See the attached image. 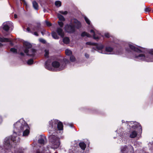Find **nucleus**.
<instances>
[{
    "label": "nucleus",
    "instance_id": "9b49d317",
    "mask_svg": "<svg viewBox=\"0 0 153 153\" xmlns=\"http://www.w3.org/2000/svg\"><path fill=\"white\" fill-rule=\"evenodd\" d=\"M46 139L44 136L42 137L39 140L38 143L42 145H44L45 143Z\"/></svg>",
    "mask_w": 153,
    "mask_h": 153
},
{
    "label": "nucleus",
    "instance_id": "6e6552de",
    "mask_svg": "<svg viewBox=\"0 0 153 153\" xmlns=\"http://www.w3.org/2000/svg\"><path fill=\"white\" fill-rule=\"evenodd\" d=\"M25 52L27 55L33 56L35 54L36 50L31 48L29 49H26L25 51Z\"/></svg>",
    "mask_w": 153,
    "mask_h": 153
},
{
    "label": "nucleus",
    "instance_id": "c85d7f7f",
    "mask_svg": "<svg viewBox=\"0 0 153 153\" xmlns=\"http://www.w3.org/2000/svg\"><path fill=\"white\" fill-rule=\"evenodd\" d=\"M27 63L28 65H31L33 63V60L32 59H30L28 60Z\"/></svg>",
    "mask_w": 153,
    "mask_h": 153
},
{
    "label": "nucleus",
    "instance_id": "c03bdc74",
    "mask_svg": "<svg viewBox=\"0 0 153 153\" xmlns=\"http://www.w3.org/2000/svg\"><path fill=\"white\" fill-rule=\"evenodd\" d=\"M14 17L15 18H17V15L16 14H15Z\"/></svg>",
    "mask_w": 153,
    "mask_h": 153
},
{
    "label": "nucleus",
    "instance_id": "c9c22d12",
    "mask_svg": "<svg viewBox=\"0 0 153 153\" xmlns=\"http://www.w3.org/2000/svg\"><path fill=\"white\" fill-rule=\"evenodd\" d=\"M39 41L43 43H45V40H44V39H39Z\"/></svg>",
    "mask_w": 153,
    "mask_h": 153
},
{
    "label": "nucleus",
    "instance_id": "8fccbe9b",
    "mask_svg": "<svg viewBox=\"0 0 153 153\" xmlns=\"http://www.w3.org/2000/svg\"><path fill=\"white\" fill-rule=\"evenodd\" d=\"M45 10H44V12H45Z\"/></svg>",
    "mask_w": 153,
    "mask_h": 153
},
{
    "label": "nucleus",
    "instance_id": "603ef678",
    "mask_svg": "<svg viewBox=\"0 0 153 153\" xmlns=\"http://www.w3.org/2000/svg\"><path fill=\"white\" fill-rule=\"evenodd\" d=\"M152 10H153V9Z\"/></svg>",
    "mask_w": 153,
    "mask_h": 153
},
{
    "label": "nucleus",
    "instance_id": "423d86ee",
    "mask_svg": "<svg viewBox=\"0 0 153 153\" xmlns=\"http://www.w3.org/2000/svg\"><path fill=\"white\" fill-rule=\"evenodd\" d=\"M90 33L95 39L97 40L100 37V34L98 33V31L94 29L91 30Z\"/></svg>",
    "mask_w": 153,
    "mask_h": 153
},
{
    "label": "nucleus",
    "instance_id": "37998d69",
    "mask_svg": "<svg viewBox=\"0 0 153 153\" xmlns=\"http://www.w3.org/2000/svg\"><path fill=\"white\" fill-rule=\"evenodd\" d=\"M27 31H28V32H30V28L28 27L27 28Z\"/></svg>",
    "mask_w": 153,
    "mask_h": 153
},
{
    "label": "nucleus",
    "instance_id": "79ce46f5",
    "mask_svg": "<svg viewBox=\"0 0 153 153\" xmlns=\"http://www.w3.org/2000/svg\"><path fill=\"white\" fill-rule=\"evenodd\" d=\"M85 57H86L88 58L89 57V55L88 54H85Z\"/></svg>",
    "mask_w": 153,
    "mask_h": 153
},
{
    "label": "nucleus",
    "instance_id": "ddd939ff",
    "mask_svg": "<svg viewBox=\"0 0 153 153\" xmlns=\"http://www.w3.org/2000/svg\"><path fill=\"white\" fill-rule=\"evenodd\" d=\"M137 135V133L135 131H131L130 134V137L131 138H134L136 137Z\"/></svg>",
    "mask_w": 153,
    "mask_h": 153
},
{
    "label": "nucleus",
    "instance_id": "a211bd4d",
    "mask_svg": "<svg viewBox=\"0 0 153 153\" xmlns=\"http://www.w3.org/2000/svg\"><path fill=\"white\" fill-rule=\"evenodd\" d=\"M33 5L34 8L36 10H38V5L37 2L34 1L33 2Z\"/></svg>",
    "mask_w": 153,
    "mask_h": 153
},
{
    "label": "nucleus",
    "instance_id": "72a5a7b5",
    "mask_svg": "<svg viewBox=\"0 0 153 153\" xmlns=\"http://www.w3.org/2000/svg\"><path fill=\"white\" fill-rule=\"evenodd\" d=\"M60 13L63 14H66L68 13L66 11H65L64 12H63L62 11H60Z\"/></svg>",
    "mask_w": 153,
    "mask_h": 153
},
{
    "label": "nucleus",
    "instance_id": "1a4fd4ad",
    "mask_svg": "<svg viewBox=\"0 0 153 153\" xmlns=\"http://www.w3.org/2000/svg\"><path fill=\"white\" fill-rule=\"evenodd\" d=\"M11 25V23L10 22H4L3 24V28L6 31H7L9 29Z\"/></svg>",
    "mask_w": 153,
    "mask_h": 153
},
{
    "label": "nucleus",
    "instance_id": "e433bc0d",
    "mask_svg": "<svg viewBox=\"0 0 153 153\" xmlns=\"http://www.w3.org/2000/svg\"><path fill=\"white\" fill-rule=\"evenodd\" d=\"M144 10H152V8L149 7H146Z\"/></svg>",
    "mask_w": 153,
    "mask_h": 153
},
{
    "label": "nucleus",
    "instance_id": "b1692460",
    "mask_svg": "<svg viewBox=\"0 0 153 153\" xmlns=\"http://www.w3.org/2000/svg\"><path fill=\"white\" fill-rule=\"evenodd\" d=\"M81 36H86L87 37H90V35L89 34L87 33H86L85 32H83L82 33Z\"/></svg>",
    "mask_w": 153,
    "mask_h": 153
},
{
    "label": "nucleus",
    "instance_id": "a878e982",
    "mask_svg": "<svg viewBox=\"0 0 153 153\" xmlns=\"http://www.w3.org/2000/svg\"><path fill=\"white\" fill-rule=\"evenodd\" d=\"M84 19L86 22L87 23V24H88V25H90V21L89 19H88L85 16Z\"/></svg>",
    "mask_w": 153,
    "mask_h": 153
},
{
    "label": "nucleus",
    "instance_id": "f257e3e1",
    "mask_svg": "<svg viewBox=\"0 0 153 153\" xmlns=\"http://www.w3.org/2000/svg\"><path fill=\"white\" fill-rule=\"evenodd\" d=\"M14 128L13 133L11 138V141L13 142L17 140V142L19 141V138L16 136L17 133H19L20 132L24 131L23 135L26 136L28 135L29 133V127L25 122H23L22 123L20 122H17L14 124Z\"/></svg>",
    "mask_w": 153,
    "mask_h": 153
},
{
    "label": "nucleus",
    "instance_id": "cd10ccee",
    "mask_svg": "<svg viewBox=\"0 0 153 153\" xmlns=\"http://www.w3.org/2000/svg\"><path fill=\"white\" fill-rule=\"evenodd\" d=\"M70 60L71 61L73 62L75 60V58L74 56H70Z\"/></svg>",
    "mask_w": 153,
    "mask_h": 153
},
{
    "label": "nucleus",
    "instance_id": "3c124183",
    "mask_svg": "<svg viewBox=\"0 0 153 153\" xmlns=\"http://www.w3.org/2000/svg\"><path fill=\"white\" fill-rule=\"evenodd\" d=\"M152 13H153V11H152Z\"/></svg>",
    "mask_w": 153,
    "mask_h": 153
},
{
    "label": "nucleus",
    "instance_id": "5701e85b",
    "mask_svg": "<svg viewBox=\"0 0 153 153\" xmlns=\"http://www.w3.org/2000/svg\"><path fill=\"white\" fill-rule=\"evenodd\" d=\"M52 36L55 39H59V37L57 35L56 33L54 32H53L52 33Z\"/></svg>",
    "mask_w": 153,
    "mask_h": 153
},
{
    "label": "nucleus",
    "instance_id": "4be33fe9",
    "mask_svg": "<svg viewBox=\"0 0 153 153\" xmlns=\"http://www.w3.org/2000/svg\"><path fill=\"white\" fill-rule=\"evenodd\" d=\"M65 53L67 55H70L72 54V51L70 50L67 49L65 50Z\"/></svg>",
    "mask_w": 153,
    "mask_h": 153
},
{
    "label": "nucleus",
    "instance_id": "ea45409f",
    "mask_svg": "<svg viewBox=\"0 0 153 153\" xmlns=\"http://www.w3.org/2000/svg\"><path fill=\"white\" fill-rule=\"evenodd\" d=\"M150 10H145V12L146 13H149Z\"/></svg>",
    "mask_w": 153,
    "mask_h": 153
},
{
    "label": "nucleus",
    "instance_id": "de8ad7c7",
    "mask_svg": "<svg viewBox=\"0 0 153 153\" xmlns=\"http://www.w3.org/2000/svg\"><path fill=\"white\" fill-rule=\"evenodd\" d=\"M77 8L76 7H75V8H74V10H77Z\"/></svg>",
    "mask_w": 153,
    "mask_h": 153
},
{
    "label": "nucleus",
    "instance_id": "20e7f679",
    "mask_svg": "<svg viewBox=\"0 0 153 153\" xmlns=\"http://www.w3.org/2000/svg\"><path fill=\"white\" fill-rule=\"evenodd\" d=\"M50 125L51 126L52 128L56 127L57 124V128L59 130H62L63 128L62 123L60 122H58V120H51L49 122Z\"/></svg>",
    "mask_w": 153,
    "mask_h": 153
},
{
    "label": "nucleus",
    "instance_id": "58836bf2",
    "mask_svg": "<svg viewBox=\"0 0 153 153\" xmlns=\"http://www.w3.org/2000/svg\"><path fill=\"white\" fill-rule=\"evenodd\" d=\"M86 44L88 45H93V44L91 43V42H87L86 43Z\"/></svg>",
    "mask_w": 153,
    "mask_h": 153
},
{
    "label": "nucleus",
    "instance_id": "0eeeda50",
    "mask_svg": "<svg viewBox=\"0 0 153 153\" xmlns=\"http://www.w3.org/2000/svg\"><path fill=\"white\" fill-rule=\"evenodd\" d=\"M65 30L68 33H73L75 31V27L71 23L70 25H67L65 26Z\"/></svg>",
    "mask_w": 153,
    "mask_h": 153
},
{
    "label": "nucleus",
    "instance_id": "4c0bfd02",
    "mask_svg": "<svg viewBox=\"0 0 153 153\" xmlns=\"http://www.w3.org/2000/svg\"><path fill=\"white\" fill-rule=\"evenodd\" d=\"M127 147H125V148H124V149H121V151L122 152H124V151H125L127 150Z\"/></svg>",
    "mask_w": 153,
    "mask_h": 153
},
{
    "label": "nucleus",
    "instance_id": "f3484780",
    "mask_svg": "<svg viewBox=\"0 0 153 153\" xmlns=\"http://www.w3.org/2000/svg\"><path fill=\"white\" fill-rule=\"evenodd\" d=\"M63 41L64 43L68 44L69 43L70 39L68 37H65L63 39Z\"/></svg>",
    "mask_w": 153,
    "mask_h": 153
},
{
    "label": "nucleus",
    "instance_id": "7ed1b4c3",
    "mask_svg": "<svg viewBox=\"0 0 153 153\" xmlns=\"http://www.w3.org/2000/svg\"><path fill=\"white\" fill-rule=\"evenodd\" d=\"M49 142L50 147L53 149H57L60 144V140L57 136L54 135L49 137Z\"/></svg>",
    "mask_w": 153,
    "mask_h": 153
},
{
    "label": "nucleus",
    "instance_id": "aec40b11",
    "mask_svg": "<svg viewBox=\"0 0 153 153\" xmlns=\"http://www.w3.org/2000/svg\"><path fill=\"white\" fill-rule=\"evenodd\" d=\"M55 4L57 7H59L61 6L62 3L59 1H56L55 2Z\"/></svg>",
    "mask_w": 153,
    "mask_h": 153
},
{
    "label": "nucleus",
    "instance_id": "c756f323",
    "mask_svg": "<svg viewBox=\"0 0 153 153\" xmlns=\"http://www.w3.org/2000/svg\"><path fill=\"white\" fill-rule=\"evenodd\" d=\"M45 22L47 26L49 27L51 25V24L48 21H45Z\"/></svg>",
    "mask_w": 153,
    "mask_h": 153
},
{
    "label": "nucleus",
    "instance_id": "f704fd0d",
    "mask_svg": "<svg viewBox=\"0 0 153 153\" xmlns=\"http://www.w3.org/2000/svg\"><path fill=\"white\" fill-rule=\"evenodd\" d=\"M105 36L106 37L108 38L109 37V34L108 33H105Z\"/></svg>",
    "mask_w": 153,
    "mask_h": 153
},
{
    "label": "nucleus",
    "instance_id": "6ab92c4d",
    "mask_svg": "<svg viewBox=\"0 0 153 153\" xmlns=\"http://www.w3.org/2000/svg\"><path fill=\"white\" fill-rule=\"evenodd\" d=\"M79 146L81 149L83 150H84L86 146L85 144L83 142L80 143Z\"/></svg>",
    "mask_w": 153,
    "mask_h": 153
},
{
    "label": "nucleus",
    "instance_id": "bb28decb",
    "mask_svg": "<svg viewBox=\"0 0 153 153\" xmlns=\"http://www.w3.org/2000/svg\"><path fill=\"white\" fill-rule=\"evenodd\" d=\"M112 50L113 49L110 47H108L106 49V51L107 52H111Z\"/></svg>",
    "mask_w": 153,
    "mask_h": 153
},
{
    "label": "nucleus",
    "instance_id": "473e14b6",
    "mask_svg": "<svg viewBox=\"0 0 153 153\" xmlns=\"http://www.w3.org/2000/svg\"><path fill=\"white\" fill-rule=\"evenodd\" d=\"M58 23L59 25L61 27H62L63 25V23L62 22H58Z\"/></svg>",
    "mask_w": 153,
    "mask_h": 153
},
{
    "label": "nucleus",
    "instance_id": "39448f33",
    "mask_svg": "<svg viewBox=\"0 0 153 153\" xmlns=\"http://www.w3.org/2000/svg\"><path fill=\"white\" fill-rule=\"evenodd\" d=\"M52 65L53 68H57V70L59 71L63 69L65 67V65H62L59 62L56 61L53 62Z\"/></svg>",
    "mask_w": 153,
    "mask_h": 153
},
{
    "label": "nucleus",
    "instance_id": "4468645a",
    "mask_svg": "<svg viewBox=\"0 0 153 153\" xmlns=\"http://www.w3.org/2000/svg\"><path fill=\"white\" fill-rule=\"evenodd\" d=\"M10 139L8 138H6L5 139L4 144L5 146H8L9 147L10 146Z\"/></svg>",
    "mask_w": 153,
    "mask_h": 153
},
{
    "label": "nucleus",
    "instance_id": "09e8293b",
    "mask_svg": "<svg viewBox=\"0 0 153 153\" xmlns=\"http://www.w3.org/2000/svg\"><path fill=\"white\" fill-rule=\"evenodd\" d=\"M36 28H35L33 29V30H36Z\"/></svg>",
    "mask_w": 153,
    "mask_h": 153
},
{
    "label": "nucleus",
    "instance_id": "49530a36",
    "mask_svg": "<svg viewBox=\"0 0 153 153\" xmlns=\"http://www.w3.org/2000/svg\"><path fill=\"white\" fill-rule=\"evenodd\" d=\"M20 54L22 56H23L24 55V54L23 53H20Z\"/></svg>",
    "mask_w": 153,
    "mask_h": 153
},
{
    "label": "nucleus",
    "instance_id": "7c9ffc66",
    "mask_svg": "<svg viewBox=\"0 0 153 153\" xmlns=\"http://www.w3.org/2000/svg\"><path fill=\"white\" fill-rule=\"evenodd\" d=\"M10 51L14 53H16L17 52V50L16 49L14 48H11L10 49Z\"/></svg>",
    "mask_w": 153,
    "mask_h": 153
},
{
    "label": "nucleus",
    "instance_id": "dca6fc26",
    "mask_svg": "<svg viewBox=\"0 0 153 153\" xmlns=\"http://www.w3.org/2000/svg\"><path fill=\"white\" fill-rule=\"evenodd\" d=\"M9 41L10 40L8 39L0 37V42H9ZM1 44L0 43V46H1Z\"/></svg>",
    "mask_w": 153,
    "mask_h": 153
},
{
    "label": "nucleus",
    "instance_id": "2eb2a0df",
    "mask_svg": "<svg viewBox=\"0 0 153 153\" xmlns=\"http://www.w3.org/2000/svg\"><path fill=\"white\" fill-rule=\"evenodd\" d=\"M24 45L26 48V49H30V48L32 47L31 45L27 42H24Z\"/></svg>",
    "mask_w": 153,
    "mask_h": 153
},
{
    "label": "nucleus",
    "instance_id": "a18cd8bd",
    "mask_svg": "<svg viewBox=\"0 0 153 153\" xmlns=\"http://www.w3.org/2000/svg\"><path fill=\"white\" fill-rule=\"evenodd\" d=\"M24 3H25V0H21Z\"/></svg>",
    "mask_w": 153,
    "mask_h": 153
},
{
    "label": "nucleus",
    "instance_id": "2f4dec72",
    "mask_svg": "<svg viewBox=\"0 0 153 153\" xmlns=\"http://www.w3.org/2000/svg\"><path fill=\"white\" fill-rule=\"evenodd\" d=\"M45 57H47L48 54V51L47 50H45Z\"/></svg>",
    "mask_w": 153,
    "mask_h": 153
},
{
    "label": "nucleus",
    "instance_id": "393cba45",
    "mask_svg": "<svg viewBox=\"0 0 153 153\" xmlns=\"http://www.w3.org/2000/svg\"><path fill=\"white\" fill-rule=\"evenodd\" d=\"M104 47V46L102 44L98 45L97 46V48L98 50H100L102 49Z\"/></svg>",
    "mask_w": 153,
    "mask_h": 153
},
{
    "label": "nucleus",
    "instance_id": "a19ab883",
    "mask_svg": "<svg viewBox=\"0 0 153 153\" xmlns=\"http://www.w3.org/2000/svg\"><path fill=\"white\" fill-rule=\"evenodd\" d=\"M34 34L36 36H38V35L36 32H35L34 33Z\"/></svg>",
    "mask_w": 153,
    "mask_h": 153
},
{
    "label": "nucleus",
    "instance_id": "412c9836",
    "mask_svg": "<svg viewBox=\"0 0 153 153\" xmlns=\"http://www.w3.org/2000/svg\"><path fill=\"white\" fill-rule=\"evenodd\" d=\"M57 16L58 18L60 21H65V19L63 16L59 14H58Z\"/></svg>",
    "mask_w": 153,
    "mask_h": 153
},
{
    "label": "nucleus",
    "instance_id": "f8f14e48",
    "mask_svg": "<svg viewBox=\"0 0 153 153\" xmlns=\"http://www.w3.org/2000/svg\"><path fill=\"white\" fill-rule=\"evenodd\" d=\"M56 32L58 35L61 36L62 37H63L64 36V32H63V30L61 28H58L57 29Z\"/></svg>",
    "mask_w": 153,
    "mask_h": 153
},
{
    "label": "nucleus",
    "instance_id": "9d476101",
    "mask_svg": "<svg viewBox=\"0 0 153 153\" xmlns=\"http://www.w3.org/2000/svg\"><path fill=\"white\" fill-rule=\"evenodd\" d=\"M72 23L74 24L76 27L77 28H79L81 27V24L77 20L74 19L72 21Z\"/></svg>",
    "mask_w": 153,
    "mask_h": 153
},
{
    "label": "nucleus",
    "instance_id": "f03ea898",
    "mask_svg": "<svg viewBox=\"0 0 153 153\" xmlns=\"http://www.w3.org/2000/svg\"><path fill=\"white\" fill-rule=\"evenodd\" d=\"M129 47L132 50H134L136 52L134 57L139 60L146 61L147 62H153V59H150V57L149 56H146L143 54H140L139 53L142 52L143 49L141 48V49H138L136 48L134 46L129 44Z\"/></svg>",
    "mask_w": 153,
    "mask_h": 153
}]
</instances>
